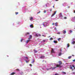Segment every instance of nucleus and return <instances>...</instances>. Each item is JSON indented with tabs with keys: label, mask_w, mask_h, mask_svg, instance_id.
<instances>
[{
	"label": "nucleus",
	"mask_w": 75,
	"mask_h": 75,
	"mask_svg": "<svg viewBox=\"0 0 75 75\" xmlns=\"http://www.w3.org/2000/svg\"><path fill=\"white\" fill-rule=\"evenodd\" d=\"M59 64H57L56 65V67H59V68H61L62 67V66L61 65H62V62L60 61L58 62Z\"/></svg>",
	"instance_id": "obj_1"
},
{
	"label": "nucleus",
	"mask_w": 75,
	"mask_h": 75,
	"mask_svg": "<svg viewBox=\"0 0 75 75\" xmlns=\"http://www.w3.org/2000/svg\"><path fill=\"white\" fill-rule=\"evenodd\" d=\"M35 37H38V36L39 37H40L41 35H40V34H38V35H37V34H36V35H35Z\"/></svg>",
	"instance_id": "obj_2"
},
{
	"label": "nucleus",
	"mask_w": 75,
	"mask_h": 75,
	"mask_svg": "<svg viewBox=\"0 0 75 75\" xmlns=\"http://www.w3.org/2000/svg\"><path fill=\"white\" fill-rule=\"evenodd\" d=\"M55 14H56V12L55 11H54V13H53V14L51 16V17H53V16H54V15H55Z\"/></svg>",
	"instance_id": "obj_3"
},
{
	"label": "nucleus",
	"mask_w": 75,
	"mask_h": 75,
	"mask_svg": "<svg viewBox=\"0 0 75 75\" xmlns=\"http://www.w3.org/2000/svg\"><path fill=\"white\" fill-rule=\"evenodd\" d=\"M56 68H57V67H51L49 69H52V70H54V69H56Z\"/></svg>",
	"instance_id": "obj_4"
},
{
	"label": "nucleus",
	"mask_w": 75,
	"mask_h": 75,
	"mask_svg": "<svg viewBox=\"0 0 75 75\" xmlns=\"http://www.w3.org/2000/svg\"><path fill=\"white\" fill-rule=\"evenodd\" d=\"M52 53H55V52L54 51V49H52V51H51Z\"/></svg>",
	"instance_id": "obj_5"
},
{
	"label": "nucleus",
	"mask_w": 75,
	"mask_h": 75,
	"mask_svg": "<svg viewBox=\"0 0 75 75\" xmlns=\"http://www.w3.org/2000/svg\"><path fill=\"white\" fill-rule=\"evenodd\" d=\"M32 38V35H30V38L28 39V40H30V39H31Z\"/></svg>",
	"instance_id": "obj_6"
},
{
	"label": "nucleus",
	"mask_w": 75,
	"mask_h": 75,
	"mask_svg": "<svg viewBox=\"0 0 75 75\" xmlns=\"http://www.w3.org/2000/svg\"><path fill=\"white\" fill-rule=\"evenodd\" d=\"M45 58V57L44 56H41V57H40V58L41 59H42Z\"/></svg>",
	"instance_id": "obj_7"
},
{
	"label": "nucleus",
	"mask_w": 75,
	"mask_h": 75,
	"mask_svg": "<svg viewBox=\"0 0 75 75\" xmlns=\"http://www.w3.org/2000/svg\"><path fill=\"white\" fill-rule=\"evenodd\" d=\"M58 23H55V26H58Z\"/></svg>",
	"instance_id": "obj_8"
},
{
	"label": "nucleus",
	"mask_w": 75,
	"mask_h": 75,
	"mask_svg": "<svg viewBox=\"0 0 75 75\" xmlns=\"http://www.w3.org/2000/svg\"><path fill=\"white\" fill-rule=\"evenodd\" d=\"M75 44V41H73L72 42H71V44Z\"/></svg>",
	"instance_id": "obj_9"
},
{
	"label": "nucleus",
	"mask_w": 75,
	"mask_h": 75,
	"mask_svg": "<svg viewBox=\"0 0 75 75\" xmlns=\"http://www.w3.org/2000/svg\"><path fill=\"white\" fill-rule=\"evenodd\" d=\"M16 74V73L14 72H13L11 74V75H14Z\"/></svg>",
	"instance_id": "obj_10"
},
{
	"label": "nucleus",
	"mask_w": 75,
	"mask_h": 75,
	"mask_svg": "<svg viewBox=\"0 0 75 75\" xmlns=\"http://www.w3.org/2000/svg\"><path fill=\"white\" fill-rule=\"evenodd\" d=\"M70 68L71 69H72L73 68H72V66H71V65H70Z\"/></svg>",
	"instance_id": "obj_11"
},
{
	"label": "nucleus",
	"mask_w": 75,
	"mask_h": 75,
	"mask_svg": "<svg viewBox=\"0 0 75 75\" xmlns=\"http://www.w3.org/2000/svg\"><path fill=\"white\" fill-rule=\"evenodd\" d=\"M30 27H31V28H33L34 27L33 25H30Z\"/></svg>",
	"instance_id": "obj_12"
},
{
	"label": "nucleus",
	"mask_w": 75,
	"mask_h": 75,
	"mask_svg": "<svg viewBox=\"0 0 75 75\" xmlns=\"http://www.w3.org/2000/svg\"><path fill=\"white\" fill-rule=\"evenodd\" d=\"M63 33L64 34H65V33H66V31L63 30Z\"/></svg>",
	"instance_id": "obj_13"
},
{
	"label": "nucleus",
	"mask_w": 75,
	"mask_h": 75,
	"mask_svg": "<svg viewBox=\"0 0 75 75\" xmlns=\"http://www.w3.org/2000/svg\"><path fill=\"white\" fill-rule=\"evenodd\" d=\"M62 54V53H61V52H60L59 54V56H61V55Z\"/></svg>",
	"instance_id": "obj_14"
},
{
	"label": "nucleus",
	"mask_w": 75,
	"mask_h": 75,
	"mask_svg": "<svg viewBox=\"0 0 75 75\" xmlns=\"http://www.w3.org/2000/svg\"><path fill=\"white\" fill-rule=\"evenodd\" d=\"M30 35V33L28 32L26 33V35Z\"/></svg>",
	"instance_id": "obj_15"
},
{
	"label": "nucleus",
	"mask_w": 75,
	"mask_h": 75,
	"mask_svg": "<svg viewBox=\"0 0 75 75\" xmlns=\"http://www.w3.org/2000/svg\"><path fill=\"white\" fill-rule=\"evenodd\" d=\"M30 41V40H27L26 41V43H28V42Z\"/></svg>",
	"instance_id": "obj_16"
},
{
	"label": "nucleus",
	"mask_w": 75,
	"mask_h": 75,
	"mask_svg": "<svg viewBox=\"0 0 75 75\" xmlns=\"http://www.w3.org/2000/svg\"><path fill=\"white\" fill-rule=\"evenodd\" d=\"M54 43H55V44H57V41H54Z\"/></svg>",
	"instance_id": "obj_17"
},
{
	"label": "nucleus",
	"mask_w": 75,
	"mask_h": 75,
	"mask_svg": "<svg viewBox=\"0 0 75 75\" xmlns=\"http://www.w3.org/2000/svg\"><path fill=\"white\" fill-rule=\"evenodd\" d=\"M71 57H72V56H70L68 57V59H71Z\"/></svg>",
	"instance_id": "obj_18"
},
{
	"label": "nucleus",
	"mask_w": 75,
	"mask_h": 75,
	"mask_svg": "<svg viewBox=\"0 0 75 75\" xmlns=\"http://www.w3.org/2000/svg\"><path fill=\"white\" fill-rule=\"evenodd\" d=\"M33 18L32 17H31L30 18V20H33Z\"/></svg>",
	"instance_id": "obj_19"
},
{
	"label": "nucleus",
	"mask_w": 75,
	"mask_h": 75,
	"mask_svg": "<svg viewBox=\"0 0 75 75\" xmlns=\"http://www.w3.org/2000/svg\"><path fill=\"white\" fill-rule=\"evenodd\" d=\"M45 23H42V25L44 26V27H45Z\"/></svg>",
	"instance_id": "obj_20"
},
{
	"label": "nucleus",
	"mask_w": 75,
	"mask_h": 75,
	"mask_svg": "<svg viewBox=\"0 0 75 75\" xmlns=\"http://www.w3.org/2000/svg\"><path fill=\"white\" fill-rule=\"evenodd\" d=\"M50 40H53V38H50Z\"/></svg>",
	"instance_id": "obj_21"
},
{
	"label": "nucleus",
	"mask_w": 75,
	"mask_h": 75,
	"mask_svg": "<svg viewBox=\"0 0 75 75\" xmlns=\"http://www.w3.org/2000/svg\"><path fill=\"white\" fill-rule=\"evenodd\" d=\"M16 71H20V69H16Z\"/></svg>",
	"instance_id": "obj_22"
},
{
	"label": "nucleus",
	"mask_w": 75,
	"mask_h": 75,
	"mask_svg": "<svg viewBox=\"0 0 75 75\" xmlns=\"http://www.w3.org/2000/svg\"><path fill=\"white\" fill-rule=\"evenodd\" d=\"M34 51L35 53H36V52H37V51L35 50H34Z\"/></svg>",
	"instance_id": "obj_23"
},
{
	"label": "nucleus",
	"mask_w": 75,
	"mask_h": 75,
	"mask_svg": "<svg viewBox=\"0 0 75 75\" xmlns=\"http://www.w3.org/2000/svg\"><path fill=\"white\" fill-rule=\"evenodd\" d=\"M25 58L26 59H28V57H25Z\"/></svg>",
	"instance_id": "obj_24"
},
{
	"label": "nucleus",
	"mask_w": 75,
	"mask_h": 75,
	"mask_svg": "<svg viewBox=\"0 0 75 75\" xmlns=\"http://www.w3.org/2000/svg\"><path fill=\"white\" fill-rule=\"evenodd\" d=\"M62 73H63V74H66V72H64V71H62Z\"/></svg>",
	"instance_id": "obj_25"
},
{
	"label": "nucleus",
	"mask_w": 75,
	"mask_h": 75,
	"mask_svg": "<svg viewBox=\"0 0 75 75\" xmlns=\"http://www.w3.org/2000/svg\"><path fill=\"white\" fill-rule=\"evenodd\" d=\"M61 38H59L58 39V41H61Z\"/></svg>",
	"instance_id": "obj_26"
},
{
	"label": "nucleus",
	"mask_w": 75,
	"mask_h": 75,
	"mask_svg": "<svg viewBox=\"0 0 75 75\" xmlns=\"http://www.w3.org/2000/svg\"><path fill=\"white\" fill-rule=\"evenodd\" d=\"M34 62V59H33V61L32 62V64H33Z\"/></svg>",
	"instance_id": "obj_27"
},
{
	"label": "nucleus",
	"mask_w": 75,
	"mask_h": 75,
	"mask_svg": "<svg viewBox=\"0 0 75 75\" xmlns=\"http://www.w3.org/2000/svg\"><path fill=\"white\" fill-rule=\"evenodd\" d=\"M23 40H24V39H21V42H22V41H23Z\"/></svg>",
	"instance_id": "obj_28"
},
{
	"label": "nucleus",
	"mask_w": 75,
	"mask_h": 75,
	"mask_svg": "<svg viewBox=\"0 0 75 75\" xmlns=\"http://www.w3.org/2000/svg\"><path fill=\"white\" fill-rule=\"evenodd\" d=\"M15 13H16V15H17V14H18V12H16Z\"/></svg>",
	"instance_id": "obj_29"
},
{
	"label": "nucleus",
	"mask_w": 75,
	"mask_h": 75,
	"mask_svg": "<svg viewBox=\"0 0 75 75\" xmlns=\"http://www.w3.org/2000/svg\"><path fill=\"white\" fill-rule=\"evenodd\" d=\"M72 67H73V68L75 67V66H74V64L72 65Z\"/></svg>",
	"instance_id": "obj_30"
},
{
	"label": "nucleus",
	"mask_w": 75,
	"mask_h": 75,
	"mask_svg": "<svg viewBox=\"0 0 75 75\" xmlns=\"http://www.w3.org/2000/svg\"><path fill=\"white\" fill-rule=\"evenodd\" d=\"M57 34H60V32H59L57 33Z\"/></svg>",
	"instance_id": "obj_31"
},
{
	"label": "nucleus",
	"mask_w": 75,
	"mask_h": 75,
	"mask_svg": "<svg viewBox=\"0 0 75 75\" xmlns=\"http://www.w3.org/2000/svg\"><path fill=\"white\" fill-rule=\"evenodd\" d=\"M69 47V44H67V47Z\"/></svg>",
	"instance_id": "obj_32"
},
{
	"label": "nucleus",
	"mask_w": 75,
	"mask_h": 75,
	"mask_svg": "<svg viewBox=\"0 0 75 75\" xmlns=\"http://www.w3.org/2000/svg\"><path fill=\"white\" fill-rule=\"evenodd\" d=\"M44 13H46V11L44 10Z\"/></svg>",
	"instance_id": "obj_33"
},
{
	"label": "nucleus",
	"mask_w": 75,
	"mask_h": 75,
	"mask_svg": "<svg viewBox=\"0 0 75 75\" xmlns=\"http://www.w3.org/2000/svg\"><path fill=\"white\" fill-rule=\"evenodd\" d=\"M64 18V19H67V17H65Z\"/></svg>",
	"instance_id": "obj_34"
},
{
	"label": "nucleus",
	"mask_w": 75,
	"mask_h": 75,
	"mask_svg": "<svg viewBox=\"0 0 75 75\" xmlns=\"http://www.w3.org/2000/svg\"><path fill=\"white\" fill-rule=\"evenodd\" d=\"M70 33H72V31L71 30H70Z\"/></svg>",
	"instance_id": "obj_35"
},
{
	"label": "nucleus",
	"mask_w": 75,
	"mask_h": 75,
	"mask_svg": "<svg viewBox=\"0 0 75 75\" xmlns=\"http://www.w3.org/2000/svg\"><path fill=\"white\" fill-rule=\"evenodd\" d=\"M60 16L61 17V16H62V13H60Z\"/></svg>",
	"instance_id": "obj_36"
},
{
	"label": "nucleus",
	"mask_w": 75,
	"mask_h": 75,
	"mask_svg": "<svg viewBox=\"0 0 75 75\" xmlns=\"http://www.w3.org/2000/svg\"><path fill=\"white\" fill-rule=\"evenodd\" d=\"M41 12L40 11L39 12H38V14H39V13H40Z\"/></svg>",
	"instance_id": "obj_37"
},
{
	"label": "nucleus",
	"mask_w": 75,
	"mask_h": 75,
	"mask_svg": "<svg viewBox=\"0 0 75 75\" xmlns=\"http://www.w3.org/2000/svg\"><path fill=\"white\" fill-rule=\"evenodd\" d=\"M25 62H26V63H28V61L26 60L25 61Z\"/></svg>",
	"instance_id": "obj_38"
},
{
	"label": "nucleus",
	"mask_w": 75,
	"mask_h": 75,
	"mask_svg": "<svg viewBox=\"0 0 75 75\" xmlns=\"http://www.w3.org/2000/svg\"><path fill=\"white\" fill-rule=\"evenodd\" d=\"M43 42H45V40H43Z\"/></svg>",
	"instance_id": "obj_39"
},
{
	"label": "nucleus",
	"mask_w": 75,
	"mask_h": 75,
	"mask_svg": "<svg viewBox=\"0 0 75 75\" xmlns=\"http://www.w3.org/2000/svg\"><path fill=\"white\" fill-rule=\"evenodd\" d=\"M54 29H55V30H57V28H56V27Z\"/></svg>",
	"instance_id": "obj_40"
},
{
	"label": "nucleus",
	"mask_w": 75,
	"mask_h": 75,
	"mask_svg": "<svg viewBox=\"0 0 75 75\" xmlns=\"http://www.w3.org/2000/svg\"><path fill=\"white\" fill-rule=\"evenodd\" d=\"M73 62H75V59H74V60H73Z\"/></svg>",
	"instance_id": "obj_41"
},
{
	"label": "nucleus",
	"mask_w": 75,
	"mask_h": 75,
	"mask_svg": "<svg viewBox=\"0 0 75 75\" xmlns=\"http://www.w3.org/2000/svg\"><path fill=\"white\" fill-rule=\"evenodd\" d=\"M55 75H58V74H55Z\"/></svg>",
	"instance_id": "obj_42"
},
{
	"label": "nucleus",
	"mask_w": 75,
	"mask_h": 75,
	"mask_svg": "<svg viewBox=\"0 0 75 75\" xmlns=\"http://www.w3.org/2000/svg\"><path fill=\"white\" fill-rule=\"evenodd\" d=\"M30 66H32V64H30Z\"/></svg>",
	"instance_id": "obj_43"
},
{
	"label": "nucleus",
	"mask_w": 75,
	"mask_h": 75,
	"mask_svg": "<svg viewBox=\"0 0 75 75\" xmlns=\"http://www.w3.org/2000/svg\"><path fill=\"white\" fill-rule=\"evenodd\" d=\"M42 36L43 37H45V36L44 35H42Z\"/></svg>",
	"instance_id": "obj_44"
},
{
	"label": "nucleus",
	"mask_w": 75,
	"mask_h": 75,
	"mask_svg": "<svg viewBox=\"0 0 75 75\" xmlns=\"http://www.w3.org/2000/svg\"><path fill=\"white\" fill-rule=\"evenodd\" d=\"M49 70V69H47V71H48Z\"/></svg>",
	"instance_id": "obj_45"
},
{
	"label": "nucleus",
	"mask_w": 75,
	"mask_h": 75,
	"mask_svg": "<svg viewBox=\"0 0 75 75\" xmlns=\"http://www.w3.org/2000/svg\"><path fill=\"white\" fill-rule=\"evenodd\" d=\"M50 11H51V12L52 11V9H51Z\"/></svg>",
	"instance_id": "obj_46"
},
{
	"label": "nucleus",
	"mask_w": 75,
	"mask_h": 75,
	"mask_svg": "<svg viewBox=\"0 0 75 75\" xmlns=\"http://www.w3.org/2000/svg\"><path fill=\"white\" fill-rule=\"evenodd\" d=\"M72 56H73V57H74V55L72 54Z\"/></svg>",
	"instance_id": "obj_47"
},
{
	"label": "nucleus",
	"mask_w": 75,
	"mask_h": 75,
	"mask_svg": "<svg viewBox=\"0 0 75 75\" xmlns=\"http://www.w3.org/2000/svg\"><path fill=\"white\" fill-rule=\"evenodd\" d=\"M53 8H54V6H53Z\"/></svg>",
	"instance_id": "obj_48"
},
{
	"label": "nucleus",
	"mask_w": 75,
	"mask_h": 75,
	"mask_svg": "<svg viewBox=\"0 0 75 75\" xmlns=\"http://www.w3.org/2000/svg\"><path fill=\"white\" fill-rule=\"evenodd\" d=\"M59 0H55L56 1H58Z\"/></svg>",
	"instance_id": "obj_49"
},
{
	"label": "nucleus",
	"mask_w": 75,
	"mask_h": 75,
	"mask_svg": "<svg viewBox=\"0 0 75 75\" xmlns=\"http://www.w3.org/2000/svg\"><path fill=\"white\" fill-rule=\"evenodd\" d=\"M74 13H75V11H74Z\"/></svg>",
	"instance_id": "obj_50"
},
{
	"label": "nucleus",
	"mask_w": 75,
	"mask_h": 75,
	"mask_svg": "<svg viewBox=\"0 0 75 75\" xmlns=\"http://www.w3.org/2000/svg\"><path fill=\"white\" fill-rule=\"evenodd\" d=\"M50 37H51V36H49L48 37H49V38H50Z\"/></svg>",
	"instance_id": "obj_51"
},
{
	"label": "nucleus",
	"mask_w": 75,
	"mask_h": 75,
	"mask_svg": "<svg viewBox=\"0 0 75 75\" xmlns=\"http://www.w3.org/2000/svg\"><path fill=\"white\" fill-rule=\"evenodd\" d=\"M52 25H54V23H53L52 24Z\"/></svg>",
	"instance_id": "obj_52"
},
{
	"label": "nucleus",
	"mask_w": 75,
	"mask_h": 75,
	"mask_svg": "<svg viewBox=\"0 0 75 75\" xmlns=\"http://www.w3.org/2000/svg\"><path fill=\"white\" fill-rule=\"evenodd\" d=\"M60 51H62V50H60Z\"/></svg>",
	"instance_id": "obj_53"
},
{
	"label": "nucleus",
	"mask_w": 75,
	"mask_h": 75,
	"mask_svg": "<svg viewBox=\"0 0 75 75\" xmlns=\"http://www.w3.org/2000/svg\"><path fill=\"white\" fill-rule=\"evenodd\" d=\"M75 40V39H73L72 41H73V40Z\"/></svg>",
	"instance_id": "obj_54"
},
{
	"label": "nucleus",
	"mask_w": 75,
	"mask_h": 75,
	"mask_svg": "<svg viewBox=\"0 0 75 75\" xmlns=\"http://www.w3.org/2000/svg\"><path fill=\"white\" fill-rule=\"evenodd\" d=\"M74 48H75V46H74Z\"/></svg>",
	"instance_id": "obj_55"
}]
</instances>
